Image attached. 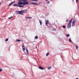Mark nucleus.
Here are the masks:
<instances>
[{
	"mask_svg": "<svg viewBox=\"0 0 79 79\" xmlns=\"http://www.w3.org/2000/svg\"><path fill=\"white\" fill-rule=\"evenodd\" d=\"M16 13L17 14H18L19 15H24V14H23V12L22 11H16Z\"/></svg>",
	"mask_w": 79,
	"mask_h": 79,
	"instance_id": "7ed1b4c3",
	"label": "nucleus"
},
{
	"mask_svg": "<svg viewBox=\"0 0 79 79\" xmlns=\"http://www.w3.org/2000/svg\"><path fill=\"white\" fill-rule=\"evenodd\" d=\"M73 19L72 18L71 19V20L69 21V24L68 26V28H70V27H71V22H72V21H73Z\"/></svg>",
	"mask_w": 79,
	"mask_h": 79,
	"instance_id": "f03ea898",
	"label": "nucleus"
},
{
	"mask_svg": "<svg viewBox=\"0 0 79 79\" xmlns=\"http://www.w3.org/2000/svg\"><path fill=\"white\" fill-rule=\"evenodd\" d=\"M22 13H25L27 12V10H22Z\"/></svg>",
	"mask_w": 79,
	"mask_h": 79,
	"instance_id": "0eeeda50",
	"label": "nucleus"
},
{
	"mask_svg": "<svg viewBox=\"0 0 79 79\" xmlns=\"http://www.w3.org/2000/svg\"><path fill=\"white\" fill-rule=\"evenodd\" d=\"M1 4H2V3L0 2V5H1Z\"/></svg>",
	"mask_w": 79,
	"mask_h": 79,
	"instance_id": "f704fd0d",
	"label": "nucleus"
},
{
	"mask_svg": "<svg viewBox=\"0 0 79 79\" xmlns=\"http://www.w3.org/2000/svg\"><path fill=\"white\" fill-rule=\"evenodd\" d=\"M13 6H18V5L16 4H14L13 5Z\"/></svg>",
	"mask_w": 79,
	"mask_h": 79,
	"instance_id": "f8f14e48",
	"label": "nucleus"
},
{
	"mask_svg": "<svg viewBox=\"0 0 79 79\" xmlns=\"http://www.w3.org/2000/svg\"><path fill=\"white\" fill-rule=\"evenodd\" d=\"M23 50H25V48H23Z\"/></svg>",
	"mask_w": 79,
	"mask_h": 79,
	"instance_id": "7c9ffc66",
	"label": "nucleus"
},
{
	"mask_svg": "<svg viewBox=\"0 0 79 79\" xmlns=\"http://www.w3.org/2000/svg\"><path fill=\"white\" fill-rule=\"evenodd\" d=\"M75 22H76V20H74L73 22L72 26H73L74 24V23H75Z\"/></svg>",
	"mask_w": 79,
	"mask_h": 79,
	"instance_id": "9d476101",
	"label": "nucleus"
},
{
	"mask_svg": "<svg viewBox=\"0 0 79 79\" xmlns=\"http://www.w3.org/2000/svg\"><path fill=\"white\" fill-rule=\"evenodd\" d=\"M47 0H46V1H47Z\"/></svg>",
	"mask_w": 79,
	"mask_h": 79,
	"instance_id": "4c0bfd02",
	"label": "nucleus"
},
{
	"mask_svg": "<svg viewBox=\"0 0 79 79\" xmlns=\"http://www.w3.org/2000/svg\"><path fill=\"white\" fill-rule=\"evenodd\" d=\"M48 23H49V21H48V20H47L46 21V26H48Z\"/></svg>",
	"mask_w": 79,
	"mask_h": 79,
	"instance_id": "39448f33",
	"label": "nucleus"
},
{
	"mask_svg": "<svg viewBox=\"0 0 79 79\" xmlns=\"http://www.w3.org/2000/svg\"><path fill=\"white\" fill-rule=\"evenodd\" d=\"M27 18H28V17H27Z\"/></svg>",
	"mask_w": 79,
	"mask_h": 79,
	"instance_id": "58836bf2",
	"label": "nucleus"
},
{
	"mask_svg": "<svg viewBox=\"0 0 79 79\" xmlns=\"http://www.w3.org/2000/svg\"><path fill=\"white\" fill-rule=\"evenodd\" d=\"M76 2L77 3V2H78V0H76Z\"/></svg>",
	"mask_w": 79,
	"mask_h": 79,
	"instance_id": "c756f323",
	"label": "nucleus"
},
{
	"mask_svg": "<svg viewBox=\"0 0 79 79\" xmlns=\"http://www.w3.org/2000/svg\"><path fill=\"white\" fill-rule=\"evenodd\" d=\"M69 42H72V41H71V38H70L69 39Z\"/></svg>",
	"mask_w": 79,
	"mask_h": 79,
	"instance_id": "f3484780",
	"label": "nucleus"
},
{
	"mask_svg": "<svg viewBox=\"0 0 79 79\" xmlns=\"http://www.w3.org/2000/svg\"><path fill=\"white\" fill-rule=\"evenodd\" d=\"M8 39H6L5 40L6 42H7V41H8Z\"/></svg>",
	"mask_w": 79,
	"mask_h": 79,
	"instance_id": "412c9836",
	"label": "nucleus"
},
{
	"mask_svg": "<svg viewBox=\"0 0 79 79\" xmlns=\"http://www.w3.org/2000/svg\"><path fill=\"white\" fill-rule=\"evenodd\" d=\"M28 19H32V17H28L27 18Z\"/></svg>",
	"mask_w": 79,
	"mask_h": 79,
	"instance_id": "393cba45",
	"label": "nucleus"
},
{
	"mask_svg": "<svg viewBox=\"0 0 79 79\" xmlns=\"http://www.w3.org/2000/svg\"><path fill=\"white\" fill-rule=\"evenodd\" d=\"M13 18V17H11L10 18H8V19H11V18Z\"/></svg>",
	"mask_w": 79,
	"mask_h": 79,
	"instance_id": "bb28decb",
	"label": "nucleus"
},
{
	"mask_svg": "<svg viewBox=\"0 0 79 79\" xmlns=\"http://www.w3.org/2000/svg\"><path fill=\"white\" fill-rule=\"evenodd\" d=\"M22 1L23 2H26L27 1V0H19V1Z\"/></svg>",
	"mask_w": 79,
	"mask_h": 79,
	"instance_id": "6e6552de",
	"label": "nucleus"
},
{
	"mask_svg": "<svg viewBox=\"0 0 79 79\" xmlns=\"http://www.w3.org/2000/svg\"><path fill=\"white\" fill-rule=\"evenodd\" d=\"M62 27L64 28H66V26L64 25L62 26Z\"/></svg>",
	"mask_w": 79,
	"mask_h": 79,
	"instance_id": "aec40b11",
	"label": "nucleus"
},
{
	"mask_svg": "<svg viewBox=\"0 0 79 79\" xmlns=\"http://www.w3.org/2000/svg\"><path fill=\"white\" fill-rule=\"evenodd\" d=\"M34 5H38V3H35L34 4Z\"/></svg>",
	"mask_w": 79,
	"mask_h": 79,
	"instance_id": "4be33fe9",
	"label": "nucleus"
},
{
	"mask_svg": "<svg viewBox=\"0 0 79 79\" xmlns=\"http://www.w3.org/2000/svg\"><path fill=\"white\" fill-rule=\"evenodd\" d=\"M35 3L32 2L31 3V4H32V5H34Z\"/></svg>",
	"mask_w": 79,
	"mask_h": 79,
	"instance_id": "cd10ccee",
	"label": "nucleus"
},
{
	"mask_svg": "<svg viewBox=\"0 0 79 79\" xmlns=\"http://www.w3.org/2000/svg\"><path fill=\"white\" fill-rule=\"evenodd\" d=\"M22 47H24V46H22Z\"/></svg>",
	"mask_w": 79,
	"mask_h": 79,
	"instance_id": "2f4dec72",
	"label": "nucleus"
},
{
	"mask_svg": "<svg viewBox=\"0 0 79 79\" xmlns=\"http://www.w3.org/2000/svg\"><path fill=\"white\" fill-rule=\"evenodd\" d=\"M48 69H52V67H48Z\"/></svg>",
	"mask_w": 79,
	"mask_h": 79,
	"instance_id": "9b49d317",
	"label": "nucleus"
},
{
	"mask_svg": "<svg viewBox=\"0 0 79 79\" xmlns=\"http://www.w3.org/2000/svg\"><path fill=\"white\" fill-rule=\"evenodd\" d=\"M48 24L49 25V26H48V27H51L52 26V25H51V24L50 23H48Z\"/></svg>",
	"mask_w": 79,
	"mask_h": 79,
	"instance_id": "2eb2a0df",
	"label": "nucleus"
},
{
	"mask_svg": "<svg viewBox=\"0 0 79 79\" xmlns=\"http://www.w3.org/2000/svg\"><path fill=\"white\" fill-rule=\"evenodd\" d=\"M76 79H78V78H77Z\"/></svg>",
	"mask_w": 79,
	"mask_h": 79,
	"instance_id": "c9c22d12",
	"label": "nucleus"
},
{
	"mask_svg": "<svg viewBox=\"0 0 79 79\" xmlns=\"http://www.w3.org/2000/svg\"><path fill=\"white\" fill-rule=\"evenodd\" d=\"M34 1H35V2H37V0H33V2H34Z\"/></svg>",
	"mask_w": 79,
	"mask_h": 79,
	"instance_id": "a878e982",
	"label": "nucleus"
},
{
	"mask_svg": "<svg viewBox=\"0 0 79 79\" xmlns=\"http://www.w3.org/2000/svg\"><path fill=\"white\" fill-rule=\"evenodd\" d=\"M39 22L40 23V25H42V22H41V21H39Z\"/></svg>",
	"mask_w": 79,
	"mask_h": 79,
	"instance_id": "b1692460",
	"label": "nucleus"
},
{
	"mask_svg": "<svg viewBox=\"0 0 79 79\" xmlns=\"http://www.w3.org/2000/svg\"><path fill=\"white\" fill-rule=\"evenodd\" d=\"M21 5H23V3L22 2L19 1L18 2V6L20 8L24 7V6H22Z\"/></svg>",
	"mask_w": 79,
	"mask_h": 79,
	"instance_id": "f257e3e1",
	"label": "nucleus"
},
{
	"mask_svg": "<svg viewBox=\"0 0 79 79\" xmlns=\"http://www.w3.org/2000/svg\"><path fill=\"white\" fill-rule=\"evenodd\" d=\"M31 0V1H33V0Z\"/></svg>",
	"mask_w": 79,
	"mask_h": 79,
	"instance_id": "e433bc0d",
	"label": "nucleus"
},
{
	"mask_svg": "<svg viewBox=\"0 0 79 79\" xmlns=\"http://www.w3.org/2000/svg\"><path fill=\"white\" fill-rule=\"evenodd\" d=\"M2 71H3V69H0V72H1Z\"/></svg>",
	"mask_w": 79,
	"mask_h": 79,
	"instance_id": "c85d7f7f",
	"label": "nucleus"
},
{
	"mask_svg": "<svg viewBox=\"0 0 79 79\" xmlns=\"http://www.w3.org/2000/svg\"><path fill=\"white\" fill-rule=\"evenodd\" d=\"M39 69H42V70H43V69H44V68L43 67H40L39 66Z\"/></svg>",
	"mask_w": 79,
	"mask_h": 79,
	"instance_id": "1a4fd4ad",
	"label": "nucleus"
},
{
	"mask_svg": "<svg viewBox=\"0 0 79 79\" xmlns=\"http://www.w3.org/2000/svg\"><path fill=\"white\" fill-rule=\"evenodd\" d=\"M16 42H19V41H21V40H16Z\"/></svg>",
	"mask_w": 79,
	"mask_h": 79,
	"instance_id": "ddd939ff",
	"label": "nucleus"
},
{
	"mask_svg": "<svg viewBox=\"0 0 79 79\" xmlns=\"http://www.w3.org/2000/svg\"><path fill=\"white\" fill-rule=\"evenodd\" d=\"M50 3V2L49 1H48V3Z\"/></svg>",
	"mask_w": 79,
	"mask_h": 79,
	"instance_id": "473e14b6",
	"label": "nucleus"
},
{
	"mask_svg": "<svg viewBox=\"0 0 79 79\" xmlns=\"http://www.w3.org/2000/svg\"><path fill=\"white\" fill-rule=\"evenodd\" d=\"M35 39H38V36H36L35 37Z\"/></svg>",
	"mask_w": 79,
	"mask_h": 79,
	"instance_id": "a211bd4d",
	"label": "nucleus"
},
{
	"mask_svg": "<svg viewBox=\"0 0 79 79\" xmlns=\"http://www.w3.org/2000/svg\"><path fill=\"white\" fill-rule=\"evenodd\" d=\"M66 22H68V19H67L66 21Z\"/></svg>",
	"mask_w": 79,
	"mask_h": 79,
	"instance_id": "72a5a7b5",
	"label": "nucleus"
},
{
	"mask_svg": "<svg viewBox=\"0 0 79 79\" xmlns=\"http://www.w3.org/2000/svg\"><path fill=\"white\" fill-rule=\"evenodd\" d=\"M15 1H14V2H11V3H10L9 4V6H11V5H12V4H13V3H15Z\"/></svg>",
	"mask_w": 79,
	"mask_h": 79,
	"instance_id": "423d86ee",
	"label": "nucleus"
},
{
	"mask_svg": "<svg viewBox=\"0 0 79 79\" xmlns=\"http://www.w3.org/2000/svg\"><path fill=\"white\" fill-rule=\"evenodd\" d=\"M66 35H67V37H69L70 36L68 34H67Z\"/></svg>",
	"mask_w": 79,
	"mask_h": 79,
	"instance_id": "5701e85b",
	"label": "nucleus"
},
{
	"mask_svg": "<svg viewBox=\"0 0 79 79\" xmlns=\"http://www.w3.org/2000/svg\"><path fill=\"white\" fill-rule=\"evenodd\" d=\"M24 3H23V5H28L29 4V2H24Z\"/></svg>",
	"mask_w": 79,
	"mask_h": 79,
	"instance_id": "20e7f679",
	"label": "nucleus"
},
{
	"mask_svg": "<svg viewBox=\"0 0 79 79\" xmlns=\"http://www.w3.org/2000/svg\"><path fill=\"white\" fill-rule=\"evenodd\" d=\"M75 47H76V49H77H77H78V46H76V45H75Z\"/></svg>",
	"mask_w": 79,
	"mask_h": 79,
	"instance_id": "4468645a",
	"label": "nucleus"
},
{
	"mask_svg": "<svg viewBox=\"0 0 79 79\" xmlns=\"http://www.w3.org/2000/svg\"><path fill=\"white\" fill-rule=\"evenodd\" d=\"M26 52L27 53H29V52H28V50L27 49H26Z\"/></svg>",
	"mask_w": 79,
	"mask_h": 79,
	"instance_id": "6ab92c4d",
	"label": "nucleus"
},
{
	"mask_svg": "<svg viewBox=\"0 0 79 79\" xmlns=\"http://www.w3.org/2000/svg\"><path fill=\"white\" fill-rule=\"evenodd\" d=\"M48 55H49V52H48L46 54V56H48Z\"/></svg>",
	"mask_w": 79,
	"mask_h": 79,
	"instance_id": "dca6fc26",
	"label": "nucleus"
}]
</instances>
